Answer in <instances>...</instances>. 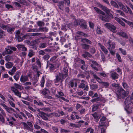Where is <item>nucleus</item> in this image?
I'll list each match as a JSON object with an SVG mask.
<instances>
[{"mask_svg": "<svg viewBox=\"0 0 133 133\" xmlns=\"http://www.w3.org/2000/svg\"><path fill=\"white\" fill-rule=\"evenodd\" d=\"M101 98L99 97H97L92 99L91 100V101L92 103L100 101Z\"/></svg>", "mask_w": 133, "mask_h": 133, "instance_id": "nucleus-32", "label": "nucleus"}, {"mask_svg": "<svg viewBox=\"0 0 133 133\" xmlns=\"http://www.w3.org/2000/svg\"><path fill=\"white\" fill-rule=\"evenodd\" d=\"M125 107L124 108L128 114H130L131 111H129L128 109L130 107V105L131 103H133V92L131 94V96L128 97L125 101Z\"/></svg>", "mask_w": 133, "mask_h": 133, "instance_id": "nucleus-2", "label": "nucleus"}, {"mask_svg": "<svg viewBox=\"0 0 133 133\" xmlns=\"http://www.w3.org/2000/svg\"><path fill=\"white\" fill-rule=\"evenodd\" d=\"M57 57V56H53L50 58V61L52 63H54L56 61Z\"/></svg>", "mask_w": 133, "mask_h": 133, "instance_id": "nucleus-44", "label": "nucleus"}, {"mask_svg": "<svg viewBox=\"0 0 133 133\" xmlns=\"http://www.w3.org/2000/svg\"><path fill=\"white\" fill-rule=\"evenodd\" d=\"M90 74L93 76V77L95 78L96 81L99 83L101 82V78L97 76L93 71H90Z\"/></svg>", "mask_w": 133, "mask_h": 133, "instance_id": "nucleus-14", "label": "nucleus"}, {"mask_svg": "<svg viewBox=\"0 0 133 133\" xmlns=\"http://www.w3.org/2000/svg\"><path fill=\"white\" fill-rule=\"evenodd\" d=\"M98 45L101 48L102 50L105 53L107 54L108 51L106 48L103 45H102L100 43H98Z\"/></svg>", "mask_w": 133, "mask_h": 133, "instance_id": "nucleus-16", "label": "nucleus"}, {"mask_svg": "<svg viewBox=\"0 0 133 133\" xmlns=\"http://www.w3.org/2000/svg\"><path fill=\"white\" fill-rule=\"evenodd\" d=\"M81 41L83 43H87V44H91L92 43L91 41L86 38H82Z\"/></svg>", "mask_w": 133, "mask_h": 133, "instance_id": "nucleus-22", "label": "nucleus"}, {"mask_svg": "<svg viewBox=\"0 0 133 133\" xmlns=\"http://www.w3.org/2000/svg\"><path fill=\"white\" fill-rule=\"evenodd\" d=\"M11 90L14 92L16 96H18L19 98L21 97V93L20 92L16 89L14 87H12L11 88Z\"/></svg>", "mask_w": 133, "mask_h": 133, "instance_id": "nucleus-8", "label": "nucleus"}, {"mask_svg": "<svg viewBox=\"0 0 133 133\" xmlns=\"http://www.w3.org/2000/svg\"><path fill=\"white\" fill-rule=\"evenodd\" d=\"M92 115L96 121L97 122L98 121L100 118V117L98 116L96 112H95L94 114H92Z\"/></svg>", "mask_w": 133, "mask_h": 133, "instance_id": "nucleus-27", "label": "nucleus"}, {"mask_svg": "<svg viewBox=\"0 0 133 133\" xmlns=\"http://www.w3.org/2000/svg\"><path fill=\"white\" fill-rule=\"evenodd\" d=\"M50 56L48 54L45 55L43 57V59L44 60L47 61L50 58Z\"/></svg>", "mask_w": 133, "mask_h": 133, "instance_id": "nucleus-43", "label": "nucleus"}, {"mask_svg": "<svg viewBox=\"0 0 133 133\" xmlns=\"http://www.w3.org/2000/svg\"><path fill=\"white\" fill-rule=\"evenodd\" d=\"M45 51L44 50H40L38 52V54L39 55L42 56L44 55L45 54Z\"/></svg>", "mask_w": 133, "mask_h": 133, "instance_id": "nucleus-50", "label": "nucleus"}, {"mask_svg": "<svg viewBox=\"0 0 133 133\" xmlns=\"http://www.w3.org/2000/svg\"><path fill=\"white\" fill-rule=\"evenodd\" d=\"M99 105L97 104H95L92 106V111L93 112L96 111L99 108Z\"/></svg>", "mask_w": 133, "mask_h": 133, "instance_id": "nucleus-29", "label": "nucleus"}, {"mask_svg": "<svg viewBox=\"0 0 133 133\" xmlns=\"http://www.w3.org/2000/svg\"><path fill=\"white\" fill-rule=\"evenodd\" d=\"M5 110L7 112L10 113H11L12 111L14 112L15 111V110L14 109L8 107H7Z\"/></svg>", "mask_w": 133, "mask_h": 133, "instance_id": "nucleus-38", "label": "nucleus"}, {"mask_svg": "<svg viewBox=\"0 0 133 133\" xmlns=\"http://www.w3.org/2000/svg\"><path fill=\"white\" fill-rule=\"evenodd\" d=\"M64 2L63 1H60L58 3V6L59 8L62 10H63L64 4Z\"/></svg>", "mask_w": 133, "mask_h": 133, "instance_id": "nucleus-24", "label": "nucleus"}, {"mask_svg": "<svg viewBox=\"0 0 133 133\" xmlns=\"http://www.w3.org/2000/svg\"><path fill=\"white\" fill-rule=\"evenodd\" d=\"M70 132V131L69 130H67L66 129H62L61 130V132H63V133H68V132Z\"/></svg>", "mask_w": 133, "mask_h": 133, "instance_id": "nucleus-62", "label": "nucleus"}, {"mask_svg": "<svg viewBox=\"0 0 133 133\" xmlns=\"http://www.w3.org/2000/svg\"><path fill=\"white\" fill-rule=\"evenodd\" d=\"M119 49L123 55H126V51L125 50L123 49L122 48H120Z\"/></svg>", "mask_w": 133, "mask_h": 133, "instance_id": "nucleus-63", "label": "nucleus"}, {"mask_svg": "<svg viewBox=\"0 0 133 133\" xmlns=\"http://www.w3.org/2000/svg\"><path fill=\"white\" fill-rule=\"evenodd\" d=\"M94 9L99 14L98 16L99 18L103 21L109 22V17L108 15L97 7H94Z\"/></svg>", "mask_w": 133, "mask_h": 133, "instance_id": "nucleus-1", "label": "nucleus"}, {"mask_svg": "<svg viewBox=\"0 0 133 133\" xmlns=\"http://www.w3.org/2000/svg\"><path fill=\"white\" fill-rule=\"evenodd\" d=\"M69 28V25L67 24H64L62 25L61 29L62 30L66 31Z\"/></svg>", "mask_w": 133, "mask_h": 133, "instance_id": "nucleus-28", "label": "nucleus"}, {"mask_svg": "<svg viewBox=\"0 0 133 133\" xmlns=\"http://www.w3.org/2000/svg\"><path fill=\"white\" fill-rule=\"evenodd\" d=\"M14 85L15 87H14L17 89H18L21 90L23 89V87L22 85L16 83H14Z\"/></svg>", "mask_w": 133, "mask_h": 133, "instance_id": "nucleus-33", "label": "nucleus"}, {"mask_svg": "<svg viewBox=\"0 0 133 133\" xmlns=\"http://www.w3.org/2000/svg\"><path fill=\"white\" fill-rule=\"evenodd\" d=\"M118 34L122 36L125 38H128V37L126 34L124 32H118Z\"/></svg>", "mask_w": 133, "mask_h": 133, "instance_id": "nucleus-37", "label": "nucleus"}, {"mask_svg": "<svg viewBox=\"0 0 133 133\" xmlns=\"http://www.w3.org/2000/svg\"><path fill=\"white\" fill-rule=\"evenodd\" d=\"M16 48L15 47L11 46H8L5 48V51L2 52V55L3 56H4L6 55L11 54L13 52L12 50L16 51Z\"/></svg>", "mask_w": 133, "mask_h": 133, "instance_id": "nucleus-4", "label": "nucleus"}, {"mask_svg": "<svg viewBox=\"0 0 133 133\" xmlns=\"http://www.w3.org/2000/svg\"><path fill=\"white\" fill-rule=\"evenodd\" d=\"M104 26L112 32L115 33L116 32V27L113 25L109 23H106Z\"/></svg>", "mask_w": 133, "mask_h": 133, "instance_id": "nucleus-7", "label": "nucleus"}, {"mask_svg": "<svg viewBox=\"0 0 133 133\" xmlns=\"http://www.w3.org/2000/svg\"><path fill=\"white\" fill-rule=\"evenodd\" d=\"M5 60L7 61H10L11 59V57L10 56L7 55L5 57Z\"/></svg>", "mask_w": 133, "mask_h": 133, "instance_id": "nucleus-58", "label": "nucleus"}, {"mask_svg": "<svg viewBox=\"0 0 133 133\" xmlns=\"http://www.w3.org/2000/svg\"><path fill=\"white\" fill-rule=\"evenodd\" d=\"M90 62L92 63V64L94 66L96 65L98 66V64L96 61L92 60H90ZM92 64V63H91L90 64Z\"/></svg>", "mask_w": 133, "mask_h": 133, "instance_id": "nucleus-59", "label": "nucleus"}, {"mask_svg": "<svg viewBox=\"0 0 133 133\" xmlns=\"http://www.w3.org/2000/svg\"><path fill=\"white\" fill-rule=\"evenodd\" d=\"M47 46V43H41L39 44V47L41 49L44 48Z\"/></svg>", "mask_w": 133, "mask_h": 133, "instance_id": "nucleus-26", "label": "nucleus"}, {"mask_svg": "<svg viewBox=\"0 0 133 133\" xmlns=\"http://www.w3.org/2000/svg\"><path fill=\"white\" fill-rule=\"evenodd\" d=\"M81 45L82 49L86 50H88L89 49L90 47V45L85 43L82 44Z\"/></svg>", "mask_w": 133, "mask_h": 133, "instance_id": "nucleus-19", "label": "nucleus"}, {"mask_svg": "<svg viewBox=\"0 0 133 133\" xmlns=\"http://www.w3.org/2000/svg\"><path fill=\"white\" fill-rule=\"evenodd\" d=\"M117 92L118 93L117 94V95L118 99H121L122 98H124L127 96L129 93L128 91H125L122 88H119L118 89Z\"/></svg>", "mask_w": 133, "mask_h": 133, "instance_id": "nucleus-3", "label": "nucleus"}, {"mask_svg": "<svg viewBox=\"0 0 133 133\" xmlns=\"http://www.w3.org/2000/svg\"><path fill=\"white\" fill-rule=\"evenodd\" d=\"M23 124L24 125V128L25 129L31 131L32 130L31 128H30L26 123L23 122Z\"/></svg>", "mask_w": 133, "mask_h": 133, "instance_id": "nucleus-34", "label": "nucleus"}, {"mask_svg": "<svg viewBox=\"0 0 133 133\" xmlns=\"http://www.w3.org/2000/svg\"><path fill=\"white\" fill-rule=\"evenodd\" d=\"M97 33L98 34H101L103 32V31L101 30V29L99 27H97L96 30Z\"/></svg>", "mask_w": 133, "mask_h": 133, "instance_id": "nucleus-54", "label": "nucleus"}, {"mask_svg": "<svg viewBox=\"0 0 133 133\" xmlns=\"http://www.w3.org/2000/svg\"><path fill=\"white\" fill-rule=\"evenodd\" d=\"M116 57L117 58L119 62H122V59H121V57L119 54H116Z\"/></svg>", "mask_w": 133, "mask_h": 133, "instance_id": "nucleus-61", "label": "nucleus"}, {"mask_svg": "<svg viewBox=\"0 0 133 133\" xmlns=\"http://www.w3.org/2000/svg\"><path fill=\"white\" fill-rule=\"evenodd\" d=\"M68 70L67 68L66 67H64L63 68V72L64 73V74L65 75V76L66 77L68 75Z\"/></svg>", "mask_w": 133, "mask_h": 133, "instance_id": "nucleus-42", "label": "nucleus"}, {"mask_svg": "<svg viewBox=\"0 0 133 133\" xmlns=\"http://www.w3.org/2000/svg\"><path fill=\"white\" fill-rule=\"evenodd\" d=\"M117 3L120 9L122 10L126 13L128 12V10L126 9L125 6L122 3L119 2H117Z\"/></svg>", "mask_w": 133, "mask_h": 133, "instance_id": "nucleus-9", "label": "nucleus"}, {"mask_svg": "<svg viewBox=\"0 0 133 133\" xmlns=\"http://www.w3.org/2000/svg\"><path fill=\"white\" fill-rule=\"evenodd\" d=\"M35 54V52L32 49H30L29 51L28 56L30 58H31L34 56Z\"/></svg>", "mask_w": 133, "mask_h": 133, "instance_id": "nucleus-23", "label": "nucleus"}, {"mask_svg": "<svg viewBox=\"0 0 133 133\" xmlns=\"http://www.w3.org/2000/svg\"><path fill=\"white\" fill-rule=\"evenodd\" d=\"M13 65V63L10 62H9L5 64L6 67L8 69L11 68L12 66Z\"/></svg>", "mask_w": 133, "mask_h": 133, "instance_id": "nucleus-30", "label": "nucleus"}, {"mask_svg": "<svg viewBox=\"0 0 133 133\" xmlns=\"http://www.w3.org/2000/svg\"><path fill=\"white\" fill-rule=\"evenodd\" d=\"M8 101L10 105L12 107L15 108V104L10 99L8 100Z\"/></svg>", "mask_w": 133, "mask_h": 133, "instance_id": "nucleus-49", "label": "nucleus"}, {"mask_svg": "<svg viewBox=\"0 0 133 133\" xmlns=\"http://www.w3.org/2000/svg\"><path fill=\"white\" fill-rule=\"evenodd\" d=\"M41 110L46 111H47L48 112H51V110L49 108H43Z\"/></svg>", "mask_w": 133, "mask_h": 133, "instance_id": "nucleus-46", "label": "nucleus"}, {"mask_svg": "<svg viewBox=\"0 0 133 133\" xmlns=\"http://www.w3.org/2000/svg\"><path fill=\"white\" fill-rule=\"evenodd\" d=\"M68 125L72 127L77 128H79L81 126V125L79 124H73L71 123H69Z\"/></svg>", "mask_w": 133, "mask_h": 133, "instance_id": "nucleus-25", "label": "nucleus"}, {"mask_svg": "<svg viewBox=\"0 0 133 133\" xmlns=\"http://www.w3.org/2000/svg\"><path fill=\"white\" fill-rule=\"evenodd\" d=\"M111 76L113 79H115L118 78V75L115 72H112L111 74Z\"/></svg>", "mask_w": 133, "mask_h": 133, "instance_id": "nucleus-21", "label": "nucleus"}, {"mask_svg": "<svg viewBox=\"0 0 133 133\" xmlns=\"http://www.w3.org/2000/svg\"><path fill=\"white\" fill-rule=\"evenodd\" d=\"M80 112V114L81 115L84 114L86 111L85 109L84 108H83L79 111Z\"/></svg>", "mask_w": 133, "mask_h": 133, "instance_id": "nucleus-56", "label": "nucleus"}, {"mask_svg": "<svg viewBox=\"0 0 133 133\" xmlns=\"http://www.w3.org/2000/svg\"><path fill=\"white\" fill-rule=\"evenodd\" d=\"M52 129L54 131L56 132H58V129L57 127L55 126H52Z\"/></svg>", "mask_w": 133, "mask_h": 133, "instance_id": "nucleus-57", "label": "nucleus"}, {"mask_svg": "<svg viewBox=\"0 0 133 133\" xmlns=\"http://www.w3.org/2000/svg\"><path fill=\"white\" fill-rule=\"evenodd\" d=\"M77 83L76 80L71 81L69 83V87H70L71 88H73L74 85L75 87H76L77 86Z\"/></svg>", "mask_w": 133, "mask_h": 133, "instance_id": "nucleus-13", "label": "nucleus"}, {"mask_svg": "<svg viewBox=\"0 0 133 133\" xmlns=\"http://www.w3.org/2000/svg\"><path fill=\"white\" fill-rule=\"evenodd\" d=\"M25 114L27 116H28L29 117H31V118H34V117L30 113H29L27 111H25Z\"/></svg>", "mask_w": 133, "mask_h": 133, "instance_id": "nucleus-53", "label": "nucleus"}, {"mask_svg": "<svg viewBox=\"0 0 133 133\" xmlns=\"http://www.w3.org/2000/svg\"><path fill=\"white\" fill-rule=\"evenodd\" d=\"M111 4L115 8H119V6L118 4L114 1H111L110 2Z\"/></svg>", "mask_w": 133, "mask_h": 133, "instance_id": "nucleus-31", "label": "nucleus"}, {"mask_svg": "<svg viewBox=\"0 0 133 133\" xmlns=\"http://www.w3.org/2000/svg\"><path fill=\"white\" fill-rule=\"evenodd\" d=\"M63 78V74L59 73L56 76V79L55 80V82L56 83L59 82Z\"/></svg>", "mask_w": 133, "mask_h": 133, "instance_id": "nucleus-10", "label": "nucleus"}, {"mask_svg": "<svg viewBox=\"0 0 133 133\" xmlns=\"http://www.w3.org/2000/svg\"><path fill=\"white\" fill-rule=\"evenodd\" d=\"M42 34L41 33H32L31 34V35L33 36H41Z\"/></svg>", "mask_w": 133, "mask_h": 133, "instance_id": "nucleus-55", "label": "nucleus"}, {"mask_svg": "<svg viewBox=\"0 0 133 133\" xmlns=\"http://www.w3.org/2000/svg\"><path fill=\"white\" fill-rule=\"evenodd\" d=\"M90 52L91 54H93L95 53L96 51V50L95 48L92 46H90Z\"/></svg>", "mask_w": 133, "mask_h": 133, "instance_id": "nucleus-39", "label": "nucleus"}, {"mask_svg": "<svg viewBox=\"0 0 133 133\" xmlns=\"http://www.w3.org/2000/svg\"><path fill=\"white\" fill-rule=\"evenodd\" d=\"M45 82V80L44 77L43 76L41 81V86L42 87H43Z\"/></svg>", "mask_w": 133, "mask_h": 133, "instance_id": "nucleus-51", "label": "nucleus"}, {"mask_svg": "<svg viewBox=\"0 0 133 133\" xmlns=\"http://www.w3.org/2000/svg\"><path fill=\"white\" fill-rule=\"evenodd\" d=\"M0 27L4 30H7V32L10 34H12L14 31L15 28L10 27L8 25H4L0 23Z\"/></svg>", "mask_w": 133, "mask_h": 133, "instance_id": "nucleus-5", "label": "nucleus"}, {"mask_svg": "<svg viewBox=\"0 0 133 133\" xmlns=\"http://www.w3.org/2000/svg\"><path fill=\"white\" fill-rule=\"evenodd\" d=\"M106 118L105 117H103L100 121V122L99 124V125L98 126V127L101 128V127L102 126H108L109 125V123L108 122L105 121Z\"/></svg>", "mask_w": 133, "mask_h": 133, "instance_id": "nucleus-6", "label": "nucleus"}, {"mask_svg": "<svg viewBox=\"0 0 133 133\" xmlns=\"http://www.w3.org/2000/svg\"><path fill=\"white\" fill-rule=\"evenodd\" d=\"M116 12L117 13H118L120 14L124 17L125 16V15L123 12L122 11L120 10H116Z\"/></svg>", "mask_w": 133, "mask_h": 133, "instance_id": "nucleus-47", "label": "nucleus"}, {"mask_svg": "<svg viewBox=\"0 0 133 133\" xmlns=\"http://www.w3.org/2000/svg\"><path fill=\"white\" fill-rule=\"evenodd\" d=\"M48 61H47V65H48L50 71L52 72L54 70L56 69V68L53 64L50 63L48 64Z\"/></svg>", "mask_w": 133, "mask_h": 133, "instance_id": "nucleus-20", "label": "nucleus"}, {"mask_svg": "<svg viewBox=\"0 0 133 133\" xmlns=\"http://www.w3.org/2000/svg\"><path fill=\"white\" fill-rule=\"evenodd\" d=\"M37 24L39 26H43L44 25V23L42 21H38L37 22Z\"/></svg>", "mask_w": 133, "mask_h": 133, "instance_id": "nucleus-45", "label": "nucleus"}, {"mask_svg": "<svg viewBox=\"0 0 133 133\" xmlns=\"http://www.w3.org/2000/svg\"><path fill=\"white\" fill-rule=\"evenodd\" d=\"M82 56L85 58H87L88 57L92 58V56L90 53L87 51H85L84 54L82 55Z\"/></svg>", "mask_w": 133, "mask_h": 133, "instance_id": "nucleus-15", "label": "nucleus"}, {"mask_svg": "<svg viewBox=\"0 0 133 133\" xmlns=\"http://www.w3.org/2000/svg\"><path fill=\"white\" fill-rule=\"evenodd\" d=\"M101 82L99 83H101L102 84V85L104 86L105 88H107L109 85V83L108 82H103L102 80H101Z\"/></svg>", "mask_w": 133, "mask_h": 133, "instance_id": "nucleus-40", "label": "nucleus"}, {"mask_svg": "<svg viewBox=\"0 0 133 133\" xmlns=\"http://www.w3.org/2000/svg\"><path fill=\"white\" fill-rule=\"evenodd\" d=\"M20 75V73L19 72L17 71L16 73V74L14 76V79L16 81H17L19 78Z\"/></svg>", "mask_w": 133, "mask_h": 133, "instance_id": "nucleus-36", "label": "nucleus"}, {"mask_svg": "<svg viewBox=\"0 0 133 133\" xmlns=\"http://www.w3.org/2000/svg\"><path fill=\"white\" fill-rule=\"evenodd\" d=\"M98 87V85L97 84H92L90 85V88L91 90H95Z\"/></svg>", "mask_w": 133, "mask_h": 133, "instance_id": "nucleus-35", "label": "nucleus"}, {"mask_svg": "<svg viewBox=\"0 0 133 133\" xmlns=\"http://www.w3.org/2000/svg\"><path fill=\"white\" fill-rule=\"evenodd\" d=\"M50 93L49 91L47 89H44L42 91V94L45 95H46Z\"/></svg>", "mask_w": 133, "mask_h": 133, "instance_id": "nucleus-41", "label": "nucleus"}, {"mask_svg": "<svg viewBox=\"0 0 133 133\" xmlns=\"http://www.w3.org/2000/svg\"><path fill=\"white\" fill-rule=\"evenodd\" d=\"M107 44L109 45L108 49H114L115 48V43L109 41Z\"/></svg>", "mask_w": 133, "mask_h": 133, "instance_id": "nucleus-12", "label": "nucleus"}, {"mask_svg": "<svg viewBox=\"0 0 133 133\" xmlns=\"http://www.w3.org/2000/svg\"><path fill=\"white\" fill-rule=\"evenodd\" d=\"M5 35V32L0 29V38Z\"/></svg>", "mask_w": 133, "mask_h": 133, "instance_id": "nucleus-48", "label": "nucleus"}, {"mask_svg": "<svg viewBox=\"0 0 133 133\" xmlns=\"http://www.w3.org/2000/svg\"><path fill=\"white\" fill-rule=\"evenodd\" d=\"M38 115L41 117L42 119L45 120H48V119L47 117L46 114L43 112H40Z\"/></svg>", "mask_w": 133, "mask_h": 133, "instance_id": "nucleus-11", "label": "nucleus"}, {"mask_svg": "<svg viewBox=\"0 0 133 133\" xmlns=\"http://www.w3.org/2000/svg\"><path fill=\"white\" fill-rule=\"evenodd\" d=\"M14 4L16 6L18 7L19 8L21 7V5L20 4L17 2H15L14 3Z\"/></svg>", "mask_w": 133, "mask_h": 133, "instance_id": "nucleus-64", "label": "nucleus"}, {"mask_svg": "<svg viewBox=\"0 0 133 133\" xmlns=\"http://www.w3.org/2000/svg\"><path fill=\"white\" fill-rule=\"evenodd\" d=\"M28 77L26 76H23L22 75L20 78V81L21 82L24 83L25 82L28 81Z\"/></svg>", "mask_w": 133, "mask_h": 133, "instance_id": "nucleus-17", "label": "nucleus"}, {"mask_svg": "<svg viewBox=\"0 0 133 133\" xmlns=\"http://www.w3.org/2000/svg\"><path fill=\"white\" fill-rule=\"evenodd\" d=\"M87 84L83 83H81L79 85V87L80 88H83L85 87L86 85Z\"/></svg>", "mask_w": 133, "mask_h": 133, "instance_id": "nucleus-52", "label": "nucleus"}, {"mask_svg": "<svg viewBox=\"0 0 133 133\" xmlns=\"http://www.w3.org/2000/svg\"><path fill=\"white\" fill-rule=\"evenodd\" d=\"M79 20H75L74 22V25L75 26H77L79 25Z\"/></svg>", "mask_w": 133, "mask_h": 133, "instance_id": "nucleus-60", "label": "nucleus"}, {"mask_svg": "<svg viewBox=\"0 0 133 133\" xmlns=\"http://www.w3.org/2000/svg\"><path fill=\"white\" fill-rule=\"evenodd\" d=\"M101 8L102 10L104 11L107 14H109L110 13V10L107 7L101 5Z\"/></svg>", "mask_w": 133, "mask_h": 133, "instance_id": "nucleus-18", "label": "nucleus"}]
</instances>
